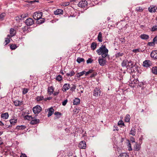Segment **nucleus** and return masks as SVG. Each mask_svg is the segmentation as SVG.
I'll use <instances>...</instances> for the list:
<instances>
[{"mask_svg": "<svg viewBox=\"0 0 157 157\" xmlns=\"http://www.w3.org/2000/svg\"><path fill=\"white\" fill-rule=\"evenodd\" d=\"M10 32L11 37L14 36L16 34V32L13 28L10 29Z\"/></svg>", "mask_w": 157, "mask_h": 157, "instance_id": "27", "label": "nucleus"}, {"mask_svg": "<svg viewBox=\"0 0 157 157\" xmlns=\"http://www.w3.org/2000/svg\"><path fill=\"white\" fill-rule=\"evenodd\" d=\"M10 49L12 50H14L17 48V46L15 44H11L10 46Z\"/></svg>", "mask_w": 157, "mask_h": 157, "instance_id": "46", "label": "nucleus"}, {"mask_svg": "<svg viewBox=\"0 0 157 157\" xmlns=\"http://www.w3.org/2000/svg\"><path fill=\"white\" fill-rule=\"evenodd\" d=\"M136 10L139 12H141L143 10L142 7H138L136 8Z\"/></svg>", "mask_w": 157, "mask_h": 157, "instance_id": "50", "label": "nucleus"}, {"mask_svg": "<svg viewBox=\"0 0 157 157\" xmlns=\"http://www.w3.org/2000/svg\"><path fill=\"white\" fill-rule=\"evenodd\" d=\"M132 52L134 53H137L140 52V49H136L132 50Z\"/></svg>", "mask_w": 157, "mask_h": 157, "instance_id": "57", "label": "nucleus"}, {"mask_svg": "<svg viewBox=\"0 0 157 157\" xmlns=\"http://www.w3.org/2000/svg\"><path fill=\"white\" fill-rule=\"evenodd\" d=\"M40 120L39 119H36L35 117L33 118L32 120L31 121L30 124L32 125L36 124L39 122Z\"/></svg>", "mask_w": 157, "mask_h": 157, "instance_id": "13", "label": "nucleus"}, {"mask_svg": "<svg viewBox=\"0 0 157 157\" xmlns=\"http://www.w3.org/2000/svg\"><path fill=\"white\" fill-rule=\"evenodd\" d=\"M97 43L95 42H93L92 43L91 45V48L93 50H94L97 47Z\"/></svg>", "mask_w": 157, "mask_h": 157, "instance_id": "28", "label": "nucleus"}, {"mask_svg": "<svg viewBox=\"0 0 157 157\" xmlns=\"http://www.w3.org/2000/svg\"><path fill=\"white\" fill-rule=\"evenodd\" d=\"M54 112V109L52 108H51L49 109L48 114V117L51 116L52 114Z\"/></svg>", "mask_w": 157, "mask_h": 157, "instance_id": "23", "label": "nucleus"}, {"mask_svg": "<svg viewBox=\"0 0 157 157\" xmlns=\"http://www.w3.org/2000/svg\"><path fill=\"white\" fill-rule=\"evenodd\" d=\"M26 128V126L25 125H18L17 126L16 128V129H17V130H23L25 128Z\"/></svg>", "mask_w": 157, "mask_h": 157, "instance_id": "22", "label": "nucleus"}, {"mask_svg": "<svg viewBox=\"0 0 157 157\" xmlns=\"http://www.w3.org/2000/svg\"><path fill=\"white\" fill-rule=\"evenodd\" d=\"M120 40L122 43H124L125 42V39L124 38H121Z\"/></svg>", "mask_w": 157, "mask_h": 157, "instance_id": "62", "label": "nucleus"}, {"mask_svg": "<svg viewBox=\"0 0 157 157\" xmlns=\"http://www.w3.org/2000/svg\"><path fill=\"white\" fill-rule=\"evenodd\" d=\"M70 84L68 83H65L63 87L62 90L63 92H66L70 88Z\"/></svg>", "mask_w": 157, "mask_h": 157, "instance_id": "11", "label": "nucleus"}, {"mask_svg": "<svg viewBox=\"0 0 157 157\" xmlns=\"http://www.w3.org/2000/svg\"><path fill=\"white\" fill-rule=\"evenodd\" d=\"M78 147L80 149H85L86 147V144L85 141H82L80 142L79 144Z\"/></svg>", "mask_w": 157, "mask_h": 157, "instance_id": "10", "label": "nucleus"}, {"mask_svg": "<svg viewBox=\"0 0 157 157\" xmlns=\"http://www.w3.org/2000/svg\"><path fill=\"white\" fill-rule=\"evenodd\" d=\"M98 63L100 65L103 66L106 63V60L104 58H101L99 57L98 59Z\"/></svg>", "mask_w": 157, "mask_h": 157, "instance_id": "5", "label": "nucleus"}, {"mask_svg": "<svg viewBox=\"0 0 157 157\" xmlns=\"http://www.w3.org/2000/svg\"><path fill=\"white\" fill-rule=\"evenodd\" d=\"M118 124L119 125H123L124 123L122 121H119L118 123Z\"/></svg>", "mask_w": 157, "mask_h": 157, "instance_id": "63", "label": "nucleus"}, {"mask_svg": "<svg viewBox=\"0 0 157 157\" xmlns=\"http://www.w3.org/2000/svg\"><path fill=\"white\" fill-rule=\"evenodd\" d=\"M25 118L26 119L31 121L33 117L31 116L27 115L25 116Z\"/></svg>", "mask_w": 157, "mask_h": 157, "instance_id": "47", "label": "nucleus"}, {"mask_svg": "<svg viewBox=\"0 0 157 157\" xmlns=\"http://www.w3.org/2000/svg\"><path fill=\"white\" fill-rule=\"evenodd\" d=\"M101 90L98 88L96 87L93 91V95L95 97H98L100 95Z\"/></svg>", "mask_w": 157, "mask_h": 157, "instance_id": "8", "label": "nucleus"}, {"mask_svg": "<svg viewBox=\"0 0 157 157\" xmlns=\"http://www.w3.org/2000/svg\"><path fill=\"white\" fill-rule=\"evenodd\" d=\"M25 22L27 26H31L34 24V21L32 18H29L25 21Z\"/></svg>", "mask_w": 157, "mask_h": 157, "instance_id": "6", "label": "nucleus"}, {"mask_svg": "<svg viewBox=\"0 0 157 157\" xmlns=\"http://www.w3.org/2000/svg\"><path fill=\"white\" fill-rule=\"evenodd\" d=\"M63 10L61 9H57L54 12L55 15H58L60 14H62L63 13Z\"/></svg>", "mask_w": 157, "mask_h": 157, "instance_id": "17", "label": "nucleus"}, {"mask_svg": "<svg viewBox=\"0 0 157 157\" xmlns=\"http://www.w3.org/2000/svg\"><path fill=\"white\" fill-rule=\"evenodd\" d=\"M20 157H27V155L25 154H21Z\"/></svg>", "mask_w": 157, "mask_h": 157, "instance_id": "64", "label": "nucleus"}, {"mask_svg": "<svg viewBox=\"0 0 157 157\" xmlns=\"http://www.w3.org/2000/svg\"><path fill=\"white\" fill-rule=\"evenodd\" d=\"M75 74V73L74 71H71L69 73H67L66 75L67 76H70L71 77L74 75Z\"/></svg>", "mask_w": 157, "mask_h": 157, "instance_id": "40", "label": "nucleus"}, {"mask_svg": "<svg viewBox=\"0 0 157 157\" xmlns=\"http://www.w3.org/2000/svg\"><path fill=\"white\" fill-rule=\"evenodd\" d=\"M67 99H66L64 101H63L62 102V105L63 106H65L66 104L67 103Z\"/></svg>", "mask_w": 157, "mask_h": 157, "instance_id": "58", "label": "nucleus"}, {"mask_svg": "<svg viewBox=\"0 0 157 157\" xmlns=\"http://www.w3.org/2000/svg\"><path fill=\"white\" fill-rule=\"evenodd\" d=\"M13 103L15 106H20L23 104L22 101H20L18 100H16L13 101Z\"/></svg>", "mask_w": 157, "mask_h": 157, "instance_id": "16", "label": "nucleus"}, {"mask_svg": "<svg viewBox=\"0 0 157 157\" xmlns=\"http://www.w3.org/2000/svg\"><path fill=\"white\" fill-rule=\"evenodd\" d=\"M33 110L34 114H38L41 111L42 108L40 105H37L33 107Z\"/></svg>", "mask_w": 157, "mask_h": 157, "instance_id": "3", "label": "nucleus"}, {"mask_svg": "<svg viewBox=\"0 0 157 157\" xmlns=\"http://www.w3.org/2000/svg\"><path fill=\"white\" fill-rule=\"evenodd\" d=\"M108 50L106 48L105 45H102L96 51L97 54L99 55H101L102 57L105 58L107 56H109L108 54Z\"/></svg>", "mask_w": 157, "mask_h": 157, "instance_id": "1", "label": "nucleus"}, {"mask_svg": "<svg viewBox=\"0 0 157 157\" xmlns=\"http://www.w3.org/2000/svg\"><path fill=\"white\" fill-rule=\"evenodd\" d=\"M77 62L78 63H80L82 62H85V60L83 58L78 57L77 59Z\"/></svg>", "mask_w": 157, "mask_h": 157, "instance_id": "33", "label": "nucleus"}, {"mask_svg": "<svg viewBox=\"0 0 157 157\" xmlns=\"http://www.w3.org/2000/svg\"><path fill=\"white\" fill-rule=\"evenodd\" d=\"M25 2H28V3L33 4L34 2H38L39 1L38 0H33V1H32L27 0V1H26Z\"/></svg>", "mask_w": 157, "mask_h": 157, "instance_id": "48", "label": "nucleus"}, {"mask_svg": "<svg viewBox=\"0 0 157 157\" xmlns=\"http://www.w3.org/2000/svg\"><path fill=\"white\" fill-rule=\"evenodd\" d=\"M90 76V78L95 77L97 75V73L96 72H93Z\"/></svg>", "mask_w": 157, "mask_h": 157, "instance_id": "54", "label": "nucleus"}, {"mask_svg": "<svg viewBox=\"0 0 157 157\" xmlns=\"http://www.w3.org/2000/svg\"><path fill=\"white\" fill-rule=\"evenodd\" d=\"M129 70H130V71H129V73H133L134 72H136V71H137L138 69H137V68H136V67L135 66L134 67H132L129 69Z\"/></svg>", "mask_w": 157, "mask_h": 157, "instance_id": "26", "label": "nucleus"}, {"mask_svg": "<svg viewBox=\"0 0 157 157\" xmlns=\"http://www.w3.org/2000/svg\"><path fill=\"white\" fill-rule=\"evenodd\" d=\"M136 134V129L135 128L132 127V128L130 131L129 134L132 136H135Z\"/></svg>", "mask_w": 157, "mask_h": 157, "instance_id": "20", "label": "nucleus"}, {"mask_svg": "<svg viewBox=\"0 0 157 157\" xmlns=\"http://www.w3.org/2000/svg\"><path fill=\"white\" fill-rule=\"evenodd\" d=\"M156 9V7L155 6H150L148 9L149 11L151 13L155 12Z\"/></svg>", "mask_w": 157, "mask_h": 157, "instance_id": "14", "label": "nucleus"}, {"mask_svg": "<svg viewBox=\"0 0 157 157\" xmlns=\"http://www.w3.org/2000/svg\"><path fill=\"white\" fill-rule=\"evenodd\" d=\"M75 89L76 86L75 85H74L73 87L71 88L70 90L72 91H73L75 90Z\"/></svg>", "mask_w": 157, "mask_h": 157, "instance_id": "59", "label": "nucleus"}, {"mask_svg": "<svg viewBox=\"0 0 157 157\" xmlns=\"http://www.w3.org/2000/svg\"><path fill=\"white\" fill-rule=\"evenodd\" d=\"M15 19L16 21H20L22 19L21 17H20V16H17L15 17Z\"/></svg>", "mask_w": 157, "mask_h": 157, "instance_id": "52", "label": "nucleus"}, {"mask_svg": "<svg viewBox=\"0 0 157 157\" xmlns=\"http://www.w3.org/2000/svg\"><path fill=\"white\" fill-rule=\"evenodd\" d=\"M152 73L155 75H157V67H153L151 69Z\"/></svg>", "mask_w": 157, "mask_h": 157, "instance_id": "29", "label": "nucleus"}, {"mask_svg": "<svg viewBox=\"0 0 157 157\" xmlns=\"http://www.w3.org/2000/svg\"><path fill=\"white\" fill-rule=\"evenodd\" d=\"M135 67V65H134V63L131 61H128L127 65L126 67L127 69H130L132 67Z\"/></svg>", "mask_w": 157, "mask_h": 157, "instance_id": "12", "label": "nucleus"}, {"mask_svg": "<svg viewBox=\"0 0 157 157\" xmlns=\"http://www.w3.org/2000/svg\"><path fill=\"white\" fill-rule=\"evenodd\" d=\"M27 15L26 14H22V15L20 16V17H21L22 19H23L25 17H26Z\"/></svg>", "mask_w": 157, "mask_h": 157, "instance_id": "60", "label": "nucleus"}, {"mask_svg": "<svg viewBox=\"0 0 157 157\" xmlns=\"http://www.w3.org/2000/svg\"><path fill=\"white\" fill-rule=\"evenodd\" d=\"M37 21V23L39 24H41L44 22V19L41 17L39 20Z\"/></svg>", "mask_w": 157, "mask_h": 157, "instance_id": "39", "label": "nucleus"}, {"mask_svg": "<svg viewBox=\"0 0 157 157\" xmlns=\"http://www.w3.org/2000/svg\"><path fill=\"white\" fill-rule=\"evenodd\" d=\"M140 37L142 39L144 40H147L149 38V36L145 34H141Z\"/></svg>", "mask_w": 157, "mask_h": 157, "instance_id": "19", "label": "nucleus"}, {"mask_svg": "<svg viewBox=\"0 0 157 157\" xmlns=\"http://www.w3.org/2000/svg\"><path fill=\"white\" fill-rule=\"evenodd\" d=\"M6 14L3 13L0 14V20L2 21L3 19L6 16Z\"/></svg>", "mask_w": 157, "mask_h": 157, "instance_id": "44", "label": "nucleus"}, {"mask_svg": "<svg viewBox=\"0 0 157 157\" xmlns=\"http://www.w3.org/2000/svg\"><path fill=\"white\" fill-rule=\"evenodd\" d=\"M152 65V63L151 61L148 60H146L143 63V66L146 67H150Z\"/></svg>", "mask_w": 157, "mask_h": 157, "instance_id": "7", "label": "nucleus"}, {"mask_svg": "<svg viewBox=\"0 0 157 157\" xmlns=\"http://www.w3.org/2000/svg\"><path fill=\"white\" fill-rule=\"evenodd\" d=\"M151 57L154 59H157V50H153L151 53Z\"/></svg>", "mask_w": 157, "mask_h": 157, "instance_id": "9", "label": "nucleus"}, {"mask_svg": "<svg viewBox=\"0 0 157 157\" xmlns=\"http://www.w3.org/2000/svg\"><path fill=\"white\" fill-rule=\"evenodd\" d=\"M17 119H13L10 120V124L13 125L15 124L17 122Z\"/></svg>", "mask_w": 157, "mask_h": 157, "instance_id": "30", "label": "nucleus"}, {"mask_svg": "<svg viewBox=\"0 0 157 157\" xmlns=\"http://www.w3.org/2000/svg\"><path fill=\"white\" fill-rule=\"evenodd\" d=\"M80 100L78 98H75L73 101V103L74 105H77L79 104Z\"/></svg>", "mask_w": 157, "mask_h": 157, "instance_id": "24", "label": "nucleus"}, {"mask_svg": "<svg viewBox=\"0 0 157 157\" xmlns=\"http://www.w3.org/2000/svg\"><path fill=\"white\" fill-rule=\"evenodd\" d=\"M10 36L9 35H8L7 36V37L6 38V40H5V42H6V44L5 45H6L7 44H9L10 42Z\"/></svg>", "mask_w": 157, "mask_h": 157, "instance_id": "38", "label": "nucleus"}, {"mask_svg": "<svg viewBox=\"0 0 157 157\" xmlns=\"http://www.w3.org/2000/svg\"><path fill=\"white\" fill-rule=\"evenodd\" d=\"M118 157H129V156L127 153H123L121 154Z\"/></svg>", "mask_w": 157, "mask_h": 157, "instance_id": "37", "label": "nucleus"}, {"mask_svg": "<svg viewBox=\"0 0 157 157\" xmlns=\"http://www.w3.org/2000/svg\"><path fill=\"white\" fill-rule=\"evenodd\" d=\"M153 42L155 43H157V35L154 38L153 40Z\"/></svg>", "mask_w": 157, "mask_h": 157, "instance_id": "56", "label": "nucleus"}, {"mask_svg": "<svg viewBox=\"0 0 157 157\" xmlns=\"http://www.w3.org/2000/svg\"><path fill=\"white\" fill-rule=\"evenodd\" d=\"M28 92V89L27 88H24L23 90L22 93L23 94H26Z\"/></svg>", "mask_w": 157, "mask_h": 157, "instance_id": "51", "label": "nucleus"}, {"mask_svg": "<svg viewBox=\"0 0 157 157\" xmlns=\"http://www.w3.org/2000/svg\"><path fill=\"white\" fill-rule=\"evenodd\" d=\"M21 30L24 33H28L29 31V27L27 26H25L21 29Z\"/></svg>", "mask_w": 157, "mask_h": 157, "instance_id": "18", "label": "nucleus"}, {"mask_svg": "<svg viewBox=\"0 0 157 157\" xmlns=\"http://www.w3.org/2000/svg\"><path fill=\"white\" fill-rule=\"evenodd\" d=\"M154 44L155 43L153 42V41L152 42H149L148 43L147 45L151 46H154V45H155Z\"/></svg>", "mask_w": 157, "mask_h": 157, "instance_id": "55", "label": "nucleus"}, {"mask_svg": "<svg viewBox=\"0 0 157 157\" xmlns=\"http://www.w3.org/2000/svg\"><path fill=\"white\" fill-rule=\"evenodd\" d=\"M124 55V53L122 52H119L115 54L116 57L118 58L120 56H122Z\"/></svg>", "mask_w": 157, "mask_h": 157, "instance_id": "43", "label": "nucleus"}, {"mask_svg": "<svg viewBox=\"0 0 157 157\" xmlns=\"http://www.w3.org/2000/svg\"><path fill=\"white\" fill-rule=\"evenodd\" d=\"M9 117V115L8 113H2L1 115V117L2 118L4 119H8Z\"/></svg>", "mask_w": 157, "mask_h": 157, "instance_id": "15", "label": "nucleus"}, {"mask_svg": "<svg viewBox=\"0 0 157 157\" xmlns=\"http://www.w3.org/2000/svg\"><path fill=\"white\" fill-rule=\"evenodd\" d=\"M87 1L86 0H82L78 4L79 7L82 8H87Z\"/></svg>", "mask_w": 157, "mask_h": 157, "instance_id": "4", "label": "nucleus"}, {"mask_svg": "<svg viewBox=\"0 0 157 157\" xmlns=\"http://www.w3.org/2000/svg\"><path fill=\"white\" fill-rule=\"evenodd\" d=\"M130 117L129 114H127L125 118V121L126 122H128L130 121Z\"/></svg>", "mask_w": 157, "mask_h": 157, "instance_id": "42", "label": "nucleus"}, {"mask_svg": "<svg viewBox=\"0 0 157 157\" xmlns=\"http://www.w3.org/2000/svg\"><path fill=\"white\" fill-rule=\"evenodd\" d=\"M54 114L56 116L55 117V118L56 119L59 118L62 115V114L58 112H55Z\"/></svg>", "mask_w": 157, "mask_h": 157, "instance_id": "31", "label": "nucleus"}, {"mask_svg": "<svg viewBox=\"0 0 157 157\" xmlns=\"http://www.w3.org/2000/svg\"><path fill=\"white\" fill-rule=\"evenodd\" d=\"M85 71H83L81 72L77 73L76 74L77 77V78H79L82 76L83 75H85Z\"/></svg>", "mask_w": 157, "mask_h": 157, "instance_id": "32", "label": "nucleus"}, {"mask_svg": "<svg viewBox=\"0 0 157 157\" xmlns=\"http://www.w3.org/2000/svg\"><path fill=\"white\" fill-rule=\"evenodd\" d=\"M140 145L136 144L134 147V149L136 151H138L140 150Z\"/></svg>", "mask_w": 157, "mask_h": 157, "instance_id": "35", "label": "nucleus"}, {"mask_svg": "<svg viewBox=\"0 0 157 157\" xmlns=\"http://www.w3.org/2000/svg\"><path fill=\"white\" fill-rule=\"evenodd\" d=\"M157 30V25H155L152 27L151 28V31L154 32Z\"/></svg>", "mask_w": 157, "mask_h": 157, "instance_id": "49", "label": "nucleus"}, {"mask_svg": "<svg viewBox=\"0 0 157 157\" xmlns=\"http://www.w3.org/2000/svg\"><path fill=\"white\" fill-rule=\"evenodd\" d=\"M97 38L99 42H102V41L103 40L102 37V33L101 32H99L98 36Z\"/></svg>", "mask_w": 157, "mask_h": 157, "instance_id": "25", "label": "nucleus"}, {"mask_svg": "<svg viewBox=\"0 0 157 157\" xmlns=\"http://www.w3.org/2000/svg\"><path fill=\"white\" fill-rule=\"evenodd\" d=\"M94 71V70L93 69H90L88 71H85V75L87 76L88 74L91 73H92Z\"/></svg>", "mask_w": 157, "mask_h": 157, "instance_id": "45", "label": "nucleus"}, {"mask_svg": "<svg viewBox=\"0 0 157 157\" xmlns=\"http://www.w3.org/2000/svg\"><path fill=\"white\" fill-rule=\"evenodd\" d=\"M42 16V13L41 12H35L33 15V18L35 20H39L41 18Z\"/></svg>", "mask_w": 157, "mask_h": 157, "instance_id": "2", "label": "nucleus"}, {"mask_svg": "<svg viewBox=\"0 0 157 157\" xmlns=\"http://www.w3.org/2000/svg\"><path fill=\"white\" fill-rule=\"evenodd\" d=\"M36 101H40L43 100H44V98L43 96H37L36 99Z\"/></svg>", "mask_w": 157, "mask_h": 157, "instance_id": "34", "label": "nucleus"}, {"mask_svg": "<svg viewBox=\"0 0 157 157\" xmlns=\"http://www.w3.org/2000/svg\"><path fill=\"white\" fill-rule=\"evenodd\" d=\"M48 94L51 95L53 94L54 91V88L52 86H50L48 88Z\"/></svg>", "mask_w": 157, "mask_h": 157, "instance_id": "21", "label": "nucleus"}, {"mask_svg": "<svg viewBox=\"0 0 157 157\" xmlns=\"http://www.w3.org/2000/svg\"><path fill=\"white\" fill-rule=\"evenodd\" d=\"M128 61L126 60H123L121 63V66L122 67H126L127 65Z\"/></svg>", "mask_w": 157, "mask_h": 157, "instance_id": "36", "label": "nucleus"}, {"mask_svg": "<svg viewBox=\"0 0 157 157\" xmlns=\"http://www.w3.org/2000/svg\"><path fill=\"white\" fill-rule=\"evenodd\" d=\"M52 99V97H47L46 98H44V101H46L47 100H50Z\"/></svg>", "mask_w": 157, "mask_h": 157, "instance_id": "61", "label": "nucleus"}, {"mask_svg": "<svg viewBox=\"0 0 157 157\" xmlns=\"http://www.w3.org/2000/svg\"><path fill=\"white\" fill-rule=\"evenodd\" d=\"M93 61V60L91 58H89L88 60L86 61V62L87 63H91Z\"/></svg>", "mask_w": 157, "mask_h": 157, "instance_id": "53", "label": "nucleus"}, {"mask_svg": "<svg viewBox=\"0 0 157 157\" xmlns=\"http://www.w3.org/2000/svg\"><path fill=\"white\" fill-rule=\"evenodd\" d=\"M62 79V77L61 75H58L56 78V80L58 81H60Z\"/></svg>", "mask_w": 157, "mask_h": 157, "instance_id": "41", "label": "nucleus"}]
</instances>
